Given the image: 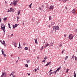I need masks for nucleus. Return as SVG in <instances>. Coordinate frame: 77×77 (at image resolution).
<instances>
[{"label": "nucleus", "instance_id": "1a4fd4ad", "mask_svg": "<svg viewBox=\"0 0 77 77\" xmlns=\"http://www.w3.org/2000/svg\"><path fill=\"white\" fill-rule=\"evenodd\" d=\"M55 31L56 30H59V26H55Z\"/></svg>", "mask_w": 77, "mask_h": 77}, {"label": "nucleus", "instance_id": "a878e982", "mask_svg": "<svg viewBox=\"0 0 77 77\" xmlns=\"http://www.w3.org/2000/svg\"><path fill=\"white\" fill-rule=\"evenodd\" d=\"M53 30H54V29H55V26H53Z\"/></svg>", "mask_w": 77, "mask_h": 77}, {"label": "nucleus", "instance_id": "a19ab883", "mask_svg": "<svg viewBox=\"0 0 77 77\" xmlns=\"http://www.w3.org/2000/svg\"><path fill=\"white\" fill-rule=\"evenodd\" d=\"M11 12V11L9 9H8V12Z\"/></svg>", "mask_w": 77, "mask_h": 77}, {"label": "nucleus", "instance_id": "4be33fe9", "mask_svg": "<svg viewBox=\"0 0 77 77\" xmlns=\"http://www.w3.org/2000/svg\"><path fill=\"white\" fill-rule=\"evenodd\" d=\"M17 21H18H18H19V17H17Z\"/></svg>", "mask_w": 77, "mask_h": 77}, {"label": "nucleus", "instance_id": "393cba45", "mask_svg": "<svg viewBox=\"0 0 77 77\" xmlns=\"http://www.w3.org/2000/svg\"><path fill=\"white\" fill-rule=\"evenodd\" d=\"M19 43V46L18 47V48H22L20 46V42Z\"/></svg>", "mask_w": 77, "mask_h": 77}, {"label": "nucleus", "instance_id": "4d7b16f0", "mask_svg": "<svg viewBox=\"0 0 77 77\" xmlns=\"http://www.w3.org/2000/svg\"><path fill=\"white\" fill-rule=\"evenodd\" d=\"M11 74V75H13L14 74V72H12Z\"/></svg>", "mask_w": 77, "mask_h": 77}, {"label": "nucleus", "instance_id": "473e14b6", "mask_svg": "<svg viewBox=\"0 0 77 77\" xmlns=\"http://www.w3.org/2000/svg\"><path fill=\"white\" fill-rule=\"evenodd\" d=\"M73 38H74V36H72V37L70 38V40H71V39H73Z\"/></svg>", "mask_w": 77, "mask_h": 77}, {"label": "nucleus", "instance_id": "4c0bfd02", "mask_svg": "<svg viewBox=\"0 0 77 77\" xmlns=\"http://www.w3.org/2000/svg\"><path fill=\"white\" fill-rule=\"evenodd\" d=\"M72 58H74V55L72 56Z\"/></svg>", "mask_w": 77, "mask_h": 77}, {"label": "nucleus", "instance_id": "2f4dec72", "mask_svg": "<svg viewBox=\"0 0 77 77\" xmlns=\"http://www.w3.org/2000/svg\"><path fill=\"white\" fill-rule=\"evenodd\" d=\"M15 26L14 25H13V29H14L15 28Z\"/></svg>", "mask_w": 77, "mask_h": 77}, {"label": "nucleus", "instance_id": "8fccbe9b", "mask_svg": "<svg viewBox=\"0 0 77 77\" xmlns=\"http://www.w3.org/2000/svg\"><path fill=\"white\" fill-rule=\"evenodd\" d=\"M2 22V19H1V18H0V23Z\"/></svg>", "mask_w": 77, "mask_h": 77}, {"label": "nucleus", "instance_id": "0e129e2a", "mask_svg": "<svg viewBox=\"0 0 77 77\" xmlns=\"http://www.w3.org/2000/svg\"><path fill=\"white\" fill-rule=\"evenodd\" d=\"M12 3L11 2V4H10V6H11V5H12Z\"/></svg>", "mask_w": 77, "mask_h": 77}, {"label": "nucleus", "instance_id": "69168bd1", "mask_svg": "<svg viewBox=\"0 0 77 77\" xmlns=\"http://www.w3.org/2000/svg\"><path fill=\"white\" fill-rule=\"evenodd\" d=\"M74 77H76V75H74Z\"/></svg>", "mask_w": 77, "mask_h": 77}, {"label": "nucleus", "instance_id": "774afa93", "mask_svg": "<svg viewBox=\"0 0 77 77\" xmlns=\"http://www.w3.org/2000/svg\"><path fill=\"white\" fill-rule=\"evenodd\" d=\"M9 27L10 29H11V26H9Z\"/></svg>", "mask_w": 77, "mask_h": 77}, {"label": "nucleus", "instance_id": "c9c22d12", "mask_svg": "<svg viewBox=\"0 0 77 77\" xmlns=\"http://www.w3.org/2000/svg\"><path fill=\"white\" fill-rule=\"evenodd\" d=\"M32 6V3L29 5V7L30 8H31V6Z\"/></svg>", "mask_w": 77, "mask_h": 77}, {"label": "nucleus", "instance_id": "338daca9", "mask_svg": "<svg viewBox=\"0 0 77 77\" xmlns=\"http://www.w3.org/2000/svg\"><path fill=\"white\" fill-rule=\"evenodd\" d=\"M75 32H77V29L75 30Z\"/></svg>", "mask_w": 77, "mask_h": 77}, {"label": "nucleus", "instance_id": "cd10ccee", "mask_svg": "<svg viewBox=\"0 0 77 77\" xmlns=\"http://www.w3.org/2000/svg\"><path fill=\"white\" fill-rule=\"evenodd\" d=\"M7 20V17H6L5 18H4V21H5V20Z\"/></svg>", "mask_w": 77, "mask_h": 77}, {"label": "nucleus", "instance_id": "b1692460", "mask_svg": "<svg viewBox=\"0 0 77 77\" xmlns=\"http://www.w3.org/2000/svg\"><path fill=\"white\" fill-rule=\"evenodd\" d=\"M2 54H3L4 53V51L3 49L2 50Z\"/></svg>", "mask_w": 77, "mask_h": 77}, {"label": "nucleus", "instance_id": "39448f33", "mask_svg": "<svg viewBox=\"0 0 77 77\" xmlns=\"http://www.w3.org/2000/svg\"><path fill=\"white\" fill-rule=\"evenodd\" d=\"M76 10L75 9H73V10L72 11V13H73L74 14H76L77 13H76Z\"/></svg>", "mask_w": 77, "mask_h": 77}, {"label": "nucleus", "instance_id": "13d9d810", "mask_svg": "<svg viewBox=\"0 0 77 77\" xmlns=\"http://www.w3.org/2000/svg\"><path fill=\"white\" fill-rule=\"evenodd\" d=\"M51 72L49 74V75H51Z\"/></svg>", "mask_w": 77, "mask_h": 77}, {"label": "nucleus", "instance_id": "052dcab7", "mask_svg": "<svg viewBox=\"0 0 77 77\" xmlns=\"http://www.w3.org/2000/svg\"><path fill=\"white\" fill-rule=\"evenodd\" d=\"M18 60H17L16 61V62L17 63H18Z\"/></svg>", "mask_w": 77, "mask_h": 77}, {"label": "nucleus", "instance_id": "2eb2a0df", "mask_svg": "<svg viewBox=\"0 0 77 77\" xmlns=\"http://www.w3.org/2000/svg\"><path fill=\"white\" fill-rule=\"evenodd\" d=\"M69 70V69H67L66 70V73H68V71Z\"/></svg>", "mask_w": 77, "mask_h": 77}, {"label": "nucleus", "instance_id": "6ab92c4d", "mask_svg": "<svg viewBox=\"0 0 77 77\" xmlns=\"http://www.w3.org/2000/svg\"><path fill=\"white\" fill-rule=\"evenodd\" d=\"M24 50H28L27 47H26L24 48Z\"/></svg>", "mask_w": 77, "mask_h": 77}, {"label": "nucleus", "instance_id": "bb28decb", "mask_svg": "<svg viewBox=\"0 0 77 77\" xmlns=\"http://www.w3.org/2000/svg\"><path fill=\"white\" fill-rule=\"evenodd\" d=\"M68 56H66L65 58V60H66V59H68Z\"/></svg>", "mask_w": 77, "mask_h": 77}, {"label": "nucleus", "instance_id": "09e8293b", "mask_svg": "<svg viewBox=\"0 0 77 77\" xmlns=\"http://www.w3.org/2000/svg\"><path fill=\"white\" fill-rule=\"evenodd\" d=\"M63 51H64V50H63L62 52V53L63 54Z\"/></svg>", "mask_w": 77, "mask_h": 77}, {"label": "nucleus", "instance_id": "bf43d9fd", "mask_svg": "<svg viewBox=\"0 0 77 77\" xmlns=\"http://www.w3.org/2000/svg\"><path fill=\"white\" fill-rule=\"evenodd\" d=\"M13 77H15V75H13Z\"/></svg>", "mask_w": 77, "mask_h": 77}, {"label": "nucleus", "instance_id": "58836bf2", "mask_svg": "<svg viewBox=\"0 0 77 77\" xmlns=\"http://www.w3.org/2000/svg\"><path fill=\"white\" fill-rule=\"evenodd\" d=\"M25 45H26V43H25V42L23 43V45L24 46Z\"/></svg>", "mask_w": 77, "mask_h": 77}, {"label": "nucleus", "instance_id": "f03ea898", "mask_svg": "<svg viewBox=\"0 0 77 77\" xmlns=\"http://www.w3.org/2000/svg\"><path fill=\"white\" fill-rule=\"evenodd\" d=\"M12 44L13 45H14L15 48L17 47V43L15 42V41H14L12 42Z\"/></svg>", "mask_w": 77, "mask_h": 77}, {"label": "nucleus", "instance_id": "0eeeda50", "mask_svg": "<svg viewBox=\"0 0 77 77\" xmlns=\"http://www.w3.org/2000/svg\"><path fill=\"white\" fill-rule=\"evenodd\" d=\"M53 8H54V6L51 5V6L50 7L49 9L50 10H51V9H53Z\"/></svg>", "mask_w": 77, "mask_h": 77}, {"label": "nucleus", "instance_id": "9b49d317", "mask_svg": "<svg viewBox=\"0 0 77 77\" xmlns=\"http://www.w3.org/2000/svg\"><path fill=\"white\" fill-rule=\"evenodd\" d=\"M72 36V34H70L69 35V39H70V38H71Z\"/></svg>", "mask_w": 77, "mask_h": 77}, {"label": "nucleus", "instance_id": "dca6fc26", "mask_svg": "<svg viewBox=\"0 0 77 77\" xmlns=\"http://www.w3.org/2000/svg\"><path fill=\"white\" fill-rule=\"evenodd\" d=\"M50 46H51H51H53V42H51V43L50 44Z\"/></svg>", "mask_w": 77, "mask_h": 77}, {"label": "nucleus", "instance_id": "49530a36", "mask_svg": "<svg viewBox=\"0 0 77 77\" xmlns=\"http://www.w3.org/2000/svg\"><path fill=\"white\" fill-rule=\"evenodd\" d=\"M38 9L39 10H41V8L40 7H39Z\"/></svg>", "mask_w": 77, "mask_h": 77}, {"label": "nucleus", "instance_id": "6e6552de", "mask_svg": "<svg viewBox=\"0 0 77 77\" xmlns=\"http://www.w3.org/2000/svg\"><path fill=\"white\" fill-rule=\"evenodd\" d=\"M51 65V62H49L47 63L45 65V66H48V65Z\"/></svg>", "mask_w": 77, "mask_h": 77}, {"label": "nucleus", "instance_id": "6e6d98bb", "mask_svg": "<svg viewBox=\"0 0 77 77\" xmlns=\"http://www.w3.org/2000/svg\"><path fill=\"white\" fill-rule=\"evenodd\" d=\"M63 0H59L60 2H63Z\"/></svg>", "mask_w": 77, "mask_h": 77}, {"label": "nucleus", "instance_id": "f8f14e48", "mask_svg": "<svg viewBox=\"0 0 77 77\" xmlns=\"http://www.w3.org/2000/svg\"><path fill=\"white\" fill-rule=\"evenodd\" d=\"M45 45H46L45 46V47H47V46H49V44L48 43V42H47L46 43Z\"/></svg>", "mask_w": 77, "mask_h": 77}, {"label": "nucleus", "instance_id": "3c124183", "mask_svg": "<svg viewBox=\"0 0 77 77\" xmlns=\"http://www.w3.org/2000/svg\"><path fill=\"white\" fill-rule=\"evenodd\" d=\"M35 72H36L37 71V69H35Z\"/></svg>", "mask_w": 77, "mask_h": 77}, {"label": "nucleus", "instance_id": "412c9836", "mask_svg": "<svg viewBox=\"0 0 77 77\" xmlns=\"http://www.w3.org/2000/svg\"><path fill=\"white\" fill-rule=\"evenodd\" d=\"M68 1V0H63V2H64V3H65L66 2H67Z\"/></svg>", "mask_w": 77, "mask_h": 77}, {"label": "nucleus", "instance_id": "5701e85b", "mask_svg": "<svg viewBox=\"0 0 77 77\" xmlns=\"http://www.w3.org/2000/svg\"><path fill=\"white\" fill-rule=\"evenodd\" d=\"M44 48L43 47H42V48H41L40 49L41 51H42V50H43V49H44Z\"/></svg>", "mask_w": 77, "mask_h": 77}, {"label": "nucleus", "instance_id": "f704fd0d", "mask_svg": "<svg viewBox=\"0 0 77 77\" xmlns=\"http://www.w3.org/2000/svg\"><path fill=\"white\" fill-rule=\"evenodd\" d=\"M25 66H26V67H27H27H28V65L26 64L25 65Z\"/></svg>", "mask_w": 77, "mask_h": 77}, {"label": "nucleus", "instance_id": "f257e3e1", "mask_svg": "<svg viewBox=\"0 0 77 77\" xmlns=\"http://www.w3.org/2000/svg\"><path fill=\"white\" fill-rule=\"evenodd\" d=\"M1 29L3 30V31H4V35H5V31H6L5 25L3 24H1Z\"/></svg>", "mask_w": 77, "mask_h": 77}, {"label": "nucleus", "instance_id": "a18cd8bd", "mask_svg": "<svg viewBox=\"0 0 77 77\" xmlns=\"http://www.w3.org/2000/svg\"><path fill=\"white\" fill-rule=\"evenodd\" d=\"M42 62H44V63H45V60H43Z\"/></svg>", "mask_w": 77, "mask_h": 77}, {"label": "nucleus", "instance_id": "e433bc0d", "mask_svg": "<svg viewBox=\"0 0 77 77\" xmlns=\"http://www.w3.org/2000/svg\"><path fill=\"white\" fill-rule=\"evenodd\" d=\"M4 57H6V54H5L4 55Z\"/></svg>", "mask_w": 77, "mask_h": 77}, {"label": "nucleus", "instance_id": "5fc2aeb1", "mask_svg": "<svg viewBox=\"0 0 77 77\" xmlns=\"http://www.w3.org/2000/svg\"><path fill=\"white\" fill-rule=\"evenodd\" d=\"M51 71H52V70L51 69L50 70L49 72H51Z\"/></svg>", "mask_w": 77, "mask_h": 77}, {"label": "nucleus", "instance_id": "f3484780", "mask_svg": "<svg viewBox=\"0 0 77 77\" xmlns=\"http://www.w3.org/2000/svg\"><path fill=\"white\" fill-rule=\"evenodd\" d=\"M31 61L30 60H28L26 62H27V63H29Z\"/></svg>", "mask_w": 77, "mask_h": 77}, {"label": "nucleus", "instance_id": "ea45409f", "mask_svg": "<svg viewBox=\"0 0 77 77\" xmlns=\"http://www.w3.org/2000/svg\"><path fill=\"white\" fill-rule=\"evenodd\" d=\"M42 47L44 48H45L46 47H45V46L44 45H43Z\"/></svg>", "mask_w": 77, "mask_h": 77}, {"label": "nucleus", "instance_id": "c756f323", "mask_svg": "<svg viewBox=\"0 0 77 77\" xmlns=\"http://www.w3.org/2000/svg\"><path fill=\"white\" fill-rule=\"evenodd\" d=\"M60 67H59V68H58L57 69V71H59V70H60Z\"/></svg>", "mask_w": 77, "mask_h": 77}, {"label": "nucleus", "instance_id": "7c9ffc66", "mask_svg": "<svg viewBox=\"0 0 77 77\" xmlns=\"http://www.w3.org/2000/svg\"><path fill=\"white\" fill-rule=\"evenodd\" d=\"M54 72V73H55V74H56L57 72V70H56Z\"/></svg>", "mask_w": 77, "mask_h": 77}, {"label": "nucleus", "instance_id": "864d4df0", "mask_svg": "<svg viewBox=\"0 0 77 77\" xmlns=\"http://www.w3.org/2000/svg\"><path fill=\"white\" fill-rule=\"evenodd\" d=\"M5 3H6V5H7V4L8 3L7 2L5 1Z\"/></svg>", "mask_w": 77, "mask_h": 77}, {"label": "nucleus", "instance_id": "9d476101", "mask_svg": "<svg viewBox=\"0 0 77 77\" xmlns=\"http://www.w3.org/2000/svg\"><path fill=\"white\" fill-rule=\"evenodd\" d=\"M10 12H14V11H15V10H14V9H12V8H10Z\"/></svg>", "mask_w": 77, "mask_h": 77}, {"label": "nucleus", "instance_id": "72a5a7b5", "mask_svg": "<svg viewBox=\"0 0 77 77\" xmlns=\"http://www.w3.org/2000/svg\"><path fill=\"white\" fill-rule=\"evenodd\" d=\"M75 60H77V57H75Z\"/></svg>", "mask_w": 77, "mask_h": 77}, {"label": "nucleus", "instance_id": "c85d7f7f", "mask_svg": "<svg viewBox=\"0 0 77 77\" xmlns=\"http://www.w3.org/2000/svg\"><path fill=\"white\" fill-rule=\"evenodd\" d=\"M18 26V24L17 25V24H16L15 25V27H17V26Z\"/></svg>", "mask_w": 77, "mask_h": 77}, {"label": "nucleus", "instance_id": "de8ad7c7", "mask_svg": "<svg viewBox=\"0 0 77 77\" xmlns=\"http://www.w3.org/2000/svg\"><path fill=\"white\" fill-rule=\"evenodd\" d=\"M64 37H66V35L64 34Z\"/></svg>", "mask_w": 77, "mask_h": 77}, {"label": "nucleus", "instance_id": "37998d69", "mask_svg": "<svg viewBox=\"0 0 77 77\" xmlns=\"http://www.w3.org/2000/svg\"><path fill=\"white\" fill-rule=\"evenodd\" d=\"M42 8H44V5H42Z\"/></svg>", "mask_w": 77, "mask_h": 77}, {"label": "nucleus", "instance_id": "603ef678", "mask_svg": "<svg viewBox=\"0 0 77 77\" xmlns=\"http://www.w3.org/2000/svg\"><path fill=\"white\" fill-rule=\"evenodd\" d=\"M51 74H54V72H51Z\"/></svg>", "mask_w": 77, "mask_h": 77}, {"label": "nucleus", "instance_id": "4468645a", "mask_svg": "<svg viewBox=\"0 0 77 77\" xmlns=\"http://www.w3.org/2000/svg\"><path fill=\"white\" fill-rule=\"evenodd\" d=\"M55 24V22H53L51 23V26H53V25H54Z\"/></svg>", "mask_w": 77, "mask_h": 77}, {"label": "nucleus", "instance_id": "79ce46f5", "mask_svg": "<svg viewBox=\"0 0 77 77\" xmlns=\"http://www.w3.org/2000/svg\"><path fill=\"white\" fill-rule=\"evenodd\" d=\"M47 59V57H45L44 58V60H46Z\"/></svg>", "mask_w": 77, "mask_h": 77}, {"label": "nucleus", "instance_id": "423d86ee", "mask_svg": "<svg viewBox=\"0 0 77 77\" xmlns=\"http://www.w3.org/2000/svg\"><path fill=\"white\" fill-rule=\"evenodd\" d=\"M6 75V73L5 72H3L2 74L1 75V77H5Z\"/></svg>", "mask_w": 77, "mask_h": 77}, {"label": "nucleus", "instance_id": "680f3d73", "mask_svg": "<svg viewBox=\"0 0 77 77\" xmlns=\"http://www.w3.org/2000/svg\"><path fill=\"white\" fill-rule=\"evenodd\" d=\"M59 46H60V47H61V46H62V44H60Z\"/></svg>", "mask_w": 77, "mask_h": 77}, {"label": "nucleus", "instance_id": "a211bd4d", "mask_svg": "<svg viewBox=\"0 0 77 77\" xmlns=\"http://www.w3.org/2000/svg\"><path fill=\"white\" fill-rule=\"evenodd\" d=\"M34 40L35 41V43L36 44H38V42L37 41V40L36 39H34Z\"/></svg>", "mask_w": 77, "mask_h": 77}, {"label": "nucleus", "instance_id": "aec40b11", "mask_svg": "<svg viewBox=\"0 0 77 77\" xmlns=\"http://www.w3.org/2000/svg\"><path fill=\"white\" fill-rule=\"evenodd\" d=\"M49 20H51V16H50L49 17Z\"/></svg>", "mask_w": 77, "mask_h": 77}, {"label": "nucleus", "instance_id": "7ed1b4c3", "mask_svg": "<svg viewBox=\"0 0 77 77\" xmlns=\"http://www.w3.org/2000/svg\"><path fill=\"white\" fill-rule=\"evenodd\" d=\"M18 3V1H14L13 2V4L14 6H16L17 5V3Z\"/></svg>", "mask_w": 77, "mask_h": 77}, {"label": "nucleus", "instance_id": "20e7f679", "mask_svg": "<svg viewBox=\"0 0 77 77\" xmlns=\"http://www.w3.org/2000/svg\"><path fill=\"white\" fill-rule=\"evenodd\" d=\"M0 42L2 44H3L6 47V44H5V42L4 40H3V42H2V41L1 40Z\"/></svg>", "mask_w": 77, "mask_h": 77}, {"label": "nucleus", "instance_id": "e2e57ef3", "mask_svg": "<svg viewBox=\"0 0 77 77\" xmlns=\"http://www.w3.org/2000/svg\"><path fill=\"white\" fill-rule=\"evenodd\" d=\"M8 25L9 26H11V24L10 23H8Z\"/></svg>", "mask_w": 77, "mask_h": 77}, {"label": "nucleus", "instance_id": "ddd939ff", "mask_svg": "<svg viewBox=\"0 0 77 77\" xmlns=\"http://www.w3.org/2000/svg\"><path fill=\"white\" fill-rule=\"evenodd\" d=\"M20 12H21V10H19L18 11V14H17L18 15H20Z\"/></svg>", "mask_w": 77, "mask_h": 77}, {"label": "nucleus", "instance_id": "c03bdc74", "mask_svg": "<svg viewBox=\"0 0 77 77\" xmlns=\"http://www.w3.org/2000/svg\"><path fill=\"white\" fill-rule=\"evenodd\" d=\"M65 9H66H66H67V7H66V6L65 7Z\"/></svg>", "mask_w": 77, "mask_h": 77}]
</instances>
